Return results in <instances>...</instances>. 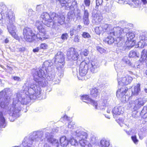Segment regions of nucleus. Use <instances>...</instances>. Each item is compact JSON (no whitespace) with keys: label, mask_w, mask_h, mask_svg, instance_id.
I'll return each instance as SVG.
<instances>
[{"label":"nucleus","mask_w":147,"mask_h":147,"mask_svg":"<svg viewBox=\"0 0 147 147\" xmlns=\"http://www.w3.org/2000/svg\"><path fill=\"white\" fill-rule=\"evenodd\" d=\"M19 50L20 51H23L24 50V48H20Z\"/></svg>","instance_id":"obj_61"},{"label":"nucleus","mask_w":147,"mask_h":147,"mask_svg":"<svg viewBox=\"0 0 147 147\" xmlns=\"http://www.w3.org/2000/svg\"><path fill=\"white\" fill-rule=\"evenodd\" d=\"M97 140L96 138L94 137H92L91 138V142L93 144H95L96 143Z\"/></svg>","instance_id":"obj_48"},{"label":"nucleus","mask_w":147,"mask_h":147,"mask_svg":"<svg viewBox=\"0 0 147 147\" xmlns=\"http://www.w3.org/2000/svg\"><path fill=\"white\" fill-rule=\"evenodd\" d=\"M70 144L72 146H76L78 144V142L77 140L73 138H71L69 140Z\"/></svg>","instance_id":"obj_36"},{"label":"nucleus","mask_w":147,"mask_h":147,"mask_svg":"<svg viewBox=\"0 0 147 147\" xmlns=\"http://www.w3.org/2000/svg\"><path fill=\"white\" fill-rule=\"evenodd\" d=\"M105 115V117H106V118L109 119H110V117L109 116H107L106 115Z\"/></svg>","instance_id":"obj_62"},{"label":"nucleus","mask_w":147,"mask_h":147,"mask_svg":"<svg viewBox=\"0 0 147 147\" xmlns=\"http://www.w3.org/2000/svg\"><path fill=\"white\" fill-rule=\"evenodd\" d=\"M97 50L101 53H105L106 52V51L105 49L100 47H97Z\"/></svg>","instance_id":"obj_45"},{"label":"nucleus","mask_w":147,"mask_h":147,"mask_svg":"<svg viewBox=\"0 0 147 147\" xmlns=\"http://www.w3.org/2000/svg\"><path fill=\"white\" fill-rule=\"evenodd\" d=\"M74 41L76 42H78L79 41V36L78 35L75 36Z\"/></svg>","instance_id":"obj_52"},{"label":"nucleus","mask_w":147,"mask_h":147,"mask_svg":"<svg viewBox=\"0 0 147 147\" xmlns=\"http://www.w3.org/2000/svg\"><path fill=\"white\" fill-rule=\"evenodd\" d=\"M85 146L84 147H92V145L89 142L88 143V144H86Z\"/></svg>","instance_id":"obj_58"},{"label":"nucleus","mask_w":147,"mask_h":147,"mask_svg":"<svg viewBox=\"0 0 147 147\" xmlns=\"http://www.w3.org/2000/svg\"><path fill=\"white\" fill-rule=\"evenodd\" d=\"M128 42V44L126 47V49H130L135 45L136 44V42L134 40H129Z\"/></svg>","instance_id":"obj_34"},{"label":"nucleus","mask_w":147,"mask_h":147,"mask_svg":"<svg viewBox=\"0 0 147 147\" xmlns=\"http://www.w3.org/2000/svg\"><path fill=\"white\" fill-rule=\"evenodd\" d=\"M82 28V26L80 25H78L77 28H76V30L78 32L79 31H80V30Z\"/></svg>","instance_id":"obj_54"},{"label":"nucleus","mask_w":147,"mask_h":147,"mask_svg":"<svg viewBox=\"0 0 147 147\" xmlns=\"http://www.w3.org/2000/svg\"><path fill=\"white\" fill-rule=\"evenodd\" d=\"M57 69L58 71L59 76L62 77L63 75L65 68L64 58L63 53L61 52H58L55 56V60Z\"/></svg>","instance_id":"obj_6"},{"label":"nucleus","mask_w":147,"mask_h":147,"mask_svg":"<svg viewBox=\"0 0 147 147\" xmlns=\"http://www.w3.org/2000/svg\"><path fill=\"white\" fill-rule=\"evenodd\" d=\"M76 29V28L75 27L70 28V34L71 36H73L74 35L78 32Z\"/></svg>","instance_id":"obj_39"},{"label":"nucleus","mask_w":147,"mask_h":147,"mask_svg":"<svg viewBox=\"0 0 147 147\" xmlns=\"http://www.w3.org/2000/svg\"><path fill=\"white\" fill-rule=\"evenodd\" d=\"M124 109L121 107H116L113 109L112 113L114 118L116 117L117 116L122 114L123 113Z\"/></svg>","instance_id":"obj_19"},{"label":"nucleus","mask_w":147,"mask_h":147,"mask_svg":"<svg viewBox=\"0 0 147 147\" xmlns=\"http://www.w3.org/2000/svg\"><path fill=\"white\" fill-rule=\"evenodd\" d=\"M68 37V34L67 33H65L62 34L61 36V39H62L59 42L60 43H62L65 40H66Z\"/></svg>","instance_id":"obj_31"},{"label":"nucleus","mask_w":147,"mask_h":147,"mask_svg":"<svg viewBox=\"0 0 147 147\" xmlns=\"http://www.w3.org/2000/svg\"><path fill=\"white\" fill-rule=\"evenodd\" d=\"M90 94L92 97H96L98 96L100 93L98 89L95 87H93L90 89Z\"/></svg>","instance_id":"obj_21"},{"label":"nucleus","mask_w":147,"mask_h":147,"mask_svg":"<svg viewBox=\"0 0 147 147\" xmlns=\"http://www.w3.org/2000/svg\"><path fill=\"white\" fill-rule=\"evenodd\" d=\"M67 58L69 60L76 61V63L79 65L82 61V58L81 55H79L78 52L73 48H69L67 53Z\"/></svg>","instance_id":"obj_9"},{"label":"nucleus","mask_w":147,"mask_h":147,"mask_svg":"<svg viewBox=\"0 0 147 147\" xmlns=\"http://www.w3.org/2000/svg\"><path fill=\"white\" fill-rule=\"evenodd\" d=\"M73 0H61L59 2L62 6H65V9L73 10L74 9L73 5L71 4V2Z\"/></svg>","instance_id":"obj_18"},{"label":"nucleus","mask_w":147,"mask_h":147,"mask_svg":"<svg viewBox=\"0 0 147 147\" xmlns=\"http://www.w3.org/2000/svg\"><path fill=\"white\" fill-rule=\"evenodd\" d=\"M102 28V30L103 32L107 31L110 33L111 30L113 28V27L111 25H109L107 24H103L101 26Z\"/></svg>","instance_id":"obj_25"},{"label":"nucleus","mask_w":147,"mask_h":147,"mask_svg":"<svg viewBox=\"0 0 147 147\" xmlns=\"http://www.w3.org/2000/svg\"><path fill=\"white\" fill-rule=\"evenodd\" d=\"M74 136H76L77 140H78L80 144L82 147H84L89 142L86 139L87 138V135L86 133L81 130H76L73 133Z\"/></svg>","instance_id":"obj_8"},{"label":"nucleus","mask_w":147,"mask_h":147,"mask_svg":"<svg viewBox=\"0 0 147 147\" xmlns=\"http://www.w3.org/2000/svg\"><path fill=\"white\" fill-rule=\"evenodd\" d=\"M48 46L47 44L45 43H42L40 44V48L42 49H46L47 48Z\"/></svg>","instance_id":"obj_44"},{"label":"nucleus","mask_w":147,"mask_h":147,"mask_svg":"<svg viewBox=\"0 0 147 147\" xmlns=\"http://www.w3.org/2000/svg\"><path fill=\"white\" fill-rule=\"evenodd\" d=\"M61 39L60 38H57L56 39V41H58L59 40H60Z\"/></svg>","instance_id":"obj_64"},{"label":"nucleus","mask_w":147,"mask_h":147,"mask_svg":"<svg viewBox=\"0 0 147 147\" xmlns=\"http://www.w3.org/2000/svg\"><path fill=\"white\" fill-rule=\"evenodd\" d=\"M144 91L146 93H147V88H145Z\"/></svg>","instance_id":"obj_63"},{"label":"nucleus","mask_w":147,"mask_h":147,"mask_svg":"<svg viewBox=\"0 0 147 147\" xmlns=\"http://www.w3.org/2000/svg\"><path fill=\"white\" fill-rule=\"evenodd\" d=\"M129 56L130 57H134L135 56L139 57V54L138 53H137L136 51H131L129 53Z\"/></svg>","instance_id":"obj_33"},{"label":"nucleus","mask_w":147,"mask_h":147,"mask_svg":"<svg viewBox=\"0 0 147 147\" xmlns=\"http://www.w3.org/2000/svg\"><path fill=\"white\" fill-rule=\"evenodd\" d=\"M134 131V129H131L129 131H126V133L128 135H131L133 134Z\"/></svg>","instance_id":"obj_53"},{"label":"nucleus","mask_w":147,"mask_h":147,"mask_svg":"<svg viewBox=\"0 0 147 147\" xmlns=\"http://www.w3.org/2000/svg\"><path fill=\"white\" fill-rule=\"evenodd\" d=\"M133 3L132 4L134 5H134L135 7H137L138 5V1L137 0H132ZM144 4H146L147 3V0H141Z\"/></svg>","instance_id":"obj_37"},{"label":"nucleus","mask_w":147,"mask_h":147,"mask_svg":"<svg viewBox=\"0 0 147 147\" xmlns=\"http://www.w3.org/2000/svg\"><path fill=\"white\" fill-rule=\"evenodd\" d=\"M102 3V0H96V9L98 8V6L101 5Z\"/></svg>","instance_id":"obj_46"},{"label":"nucleus","mask_w":147,"mask_h":147,"mask_svg":"<svg viewBox=\"0 0 147 147\" xmlns=\"http://www.w3.org/2000/svg\"><path fill=\"white\" fill-rule=\"evenodd\" d=\"M12 78L14 80L17 81H21V79L18 76H12Z\"/></svg>","instance_id":"obj_47"},{"label":"nucleus","mask_w":147,"mask_h":147,"mask_svg":"<svg viewBox=\"0 0 147 147\" xmlns=\"http://www.w3.org/2000/svg\"><path fill=\"white\" fill-rule=\"evenodd\" d=\"M113 30H111L109 34L111 35H114L116 37V41L118 45L119 43H120V42L121 43L123 41V36L125 35V34L123 32L122 30H121V28L119 27H116L113 28Z\"/></svg>","instance_id":"obj_11"},{"label":"nucleus","mask_w":147,"mask_h":147,"mask_svg":"<svg viewBox=\"0 0 147 147\" xmlns=\"http://www.w3.org/2000/svg\"><path fill=\"white\" fill-rule=\"evenodd\" d=\"M140 41L138 42L139 47L141 48L144 47L147 43V33L144 32L141 34L139 37Z\"/></svg>","instance_id":"obj_16"},{"label":"nucleus","mask_w":147,"mask_h":147,"mask_svg":"<svg viewBox=\"0 0 147 147\" xmlns=\"http://www.w3.org/2000/svg\"><path fill=\"white\" fill-rule=\"evenodd\" d=\"M75 126V123L74 122L71 121L69 122L68 124V127L69 128H72V129L71 131V134L74 135L73 133L75 132L76 130H80V129L75 130L73 128Z\"/></svg>","instance_id":"obj_29"},{"label":"nucleus","mask_w":147,"mask_h":147,"mask_svg":"<svg viewBox=\"0 0 147 147\" xmlns=\"http://www.w3.org/2000/svg\"><path fill=\"white\" fill-rule=\"evenodd\" d=\"M81 99L84 102L88 104H91L95 108H97V105H98V102L94 100L89 98L88 95H84L81 97Z\"/></svg>","instance_id":"obj_17"},{"label":"nucleus","mask_w":147,"mask_h":147,"mask_svg":"<svg viewBox=\"0 0 147 147\" xmlns=\"http://www.w3.org/2000/svg\"><path fill=\"white\" fill-rule=\"evenodd\" d=\"M84 3L86 6H88L90 5V0H84Z\"/></svg>","instance_id":"obj_50"},{"label":"nucleus","mask_w":147,"mask_h":147,"mask_svg":"<svg viewBox=\"0 0 147 147\" xmlns=\"http://www.w3.org/2000/svg\"><path fill=\"white\" fill-rule=\"evenodd\" d=\"M43 66L45 67H49L51 66V69H53V63L51 60L46 61L43 63Z\"/></svg>","instance_id":"obj_32"},{"label":"nucleus","mask_w":147,"mask_h":147,"mask_svg":"<svg viewBox=\"0 0 147 147\" xmlns=\"http://www.w3.org/2000/svg\"><path fill=\"white\" fill-rule=\"evenodd\" d=\"M60 142L61 146L63 147L67 146L69 143L68 140L67 139L65 136H63L61 138Z\"/></svg>","instance_id":"obj_27"},{"label":"nucleus","mask_w":147,"mask_h":147,"mask_svg":"<svg viewBox=\"0 0 147 147\" xmlns=\"http://www.w3.org/2000/svg\"><path fill=\"white\" fill-rule=\"evenodd\" d=\"M46 71L41 68L34 70L33 71L35 82L30 85L26 84L23 86V92H20L16 94V98L9 107L11 92L9 88H6L0 92V127L4 128L6 125L5 115L8 113L10 116L17 118L19 116L21 110L20 103L26 105L31 100H34L40 97L41 88L38 85L40 78H45Z\"/></svg>","instance_id":"obj_1"},{"label":"nucleus","mask_w":147,"mask_h":147,"mask_svg":"<svg viewBox=\"0 0 147 147\" xmlns=\"http://www.w3.org/2000/svg\"><path fill=\"white\" fill-rule=\"evenodd\" d=\"M144 114L143 118H146L147 117V106H144L141 111V114Z\"/></svg>","instance_id":"obj_35"},{"label":"nucleus","mask_w":147,"mask_h":147,"mask_svg":"<svg viewBox=\"0 0 147 147\" xmlns=\"http://www.w3.org/2000/svg\"><path fill=\"white\" fill-rule=\"evenodd\" d=\"M43 24L42 21H40L38 20H37L35 24V26L39 32L36 35V37L37 39L41 40H43L47 38L45 36L46 30Z\"/></svg>","instance_id":"obj_7"},{"label":"nucleus","mask_w":147,"mask_h":147,"mask_svg":"<svg viewBox=\"0 0 147 147\" xmlns=\"http://www.w3.org/2000/svg\"><path fill=\"white\" fill-rule=\"evenodd\" d=\"M68 118V117L67 116H66V115H65L63 117H62L61 118V120H62V119H63L65 120H67Z\"/></svg>","instance_id":"obj_55"},{"label":"nucleus","mask_w":147,"mask_h":147,"mask_svg":"<svg viewBox=\"0 0 147 147\" xmlns=\"http://www.w3.org/2000/svg\"><path fill=\"white\" fill-rule=\"evenodd\" d=\"M45 138L48 142L57 147H58L59 142L57 140L53 138L52 135L49 132H46L44 137L42 131L34 132L29 137H26L24 138L22 144L24 147H33L32 145L33 142L42 141Z\"/></svg>","instance_id":"obj_3"},{"label":"nucleus","mask_w":147,"mask_h":147,"mask_svg":"<svg viewBox=\"0 0 147 147\" xmlns=\"http://www.w3.org/2000/svg\"><path fill=\"white\" fill-rule=\"evenodd\" d=\"M132 78L127 76L125 77L118 79V84L121 86L129 84L132 81Z\"/></svg>","instance_id":"obj_15"},{"label":"nucleus","mask_w":147,"mask_h":147,"mask_svg":"<svg viewBox=\"0 0 147 147\" xmlns=\"http://www.w3.org/2000/svg\"><path fill=\"white\" fill-rule=\"evenodd\" d=\"M123 61L126 64H130V62L129 60L128 59V57L127 56H125L123 57Z\"/></svg>","instance_id":"obj_40"},{"label":"nucleus","mask_w":147,"mask_h":147,"mask_svg":"<svg viewBox=\"0 0 147 147\" xmlns=\"http://www.w3.org/2000/svg\"><path fill=\"white\" fill-rule=\"evenodd\" d=\"M79 74L82 77L85 76L87 73L88 69V66L90 68V71L92 73L96 72V69L99 67L98 63L97 62L92 61L89 63L88 64L85 61H82L79 63Z\"/></svg>","instance_id":"obj_5"},{"label":"nucleus","mask_w":147,"mask_h":147,"mask_svg":"<svg viewBox=\"0 0 147 147\" xmlns=\"http://www.w3.org/2000/svg\"><path fill=\"white\" fill-rule=\"evenodd\" d=\"M112 35L111 36H109L107 38H106L105 39H104L103 41L105 42H107V43L109 44H111L114 43L115 42V43H117V42L116 41V42H115V41L114 40V38H113L112 37Z\"/></svg>","instance_id":"obj_28"},{"label":"nucleus","mask_w":147,"mask_h":147,"mask_svg":"<svg viewBox=\"0 0 147 147\" xmlns=\"http://www.w3.org/2000/svg\"><path fill=\"white\" fill-rule=\"evenodd\" d=\"M51 0L53 2H57V1H59V2L60 1H61V0Z\"/></svg>","instance_id":"obj_60"},{"label":"nucleus","mask_w":147,"mask_h":147,"mask_svg":"<svg viewBox=\"0 0 147 147\" xmlns=\"http://www.w3.org/2000/svg\"><path fill=\"white\" fill-rule=\"evenodd\" d=\"M127 90V87H122L117 92V97L121 98V100L122 102L125 103L128 100V96L125 95Z\"/></svg>","instance_id":"obj_14"},{"label":"nucleus","mask_w":147,"mask_h":147,"mask_svg":"<svg viewBox=\"0 0 147 147\" xmlns=\"http://www.w3.org/2000/svg\"><path fill=\"white\" fill-rule=\"evenodd\" d=\"M140 85L138 84L132 88L131 90L132 94L134 95H138L140 91Z\"/></svg>","instance_id":"obj_26"},{"label":"nucleus","mask_w":147,"mask_h":147,"mask_svg":"<svg viewBox=\"0 0 147 147\" xmlns=\"http://www.w3.org/2000/svg\"><path fill=\"white\" fill-rule=\"evenodd\" d=\"M23 34L24 39L29 42H33L35 37V34L33 32L31 28L25 27L23 30Z\"/></svg>","instance_id":"obj_13"},{"label":"nucleus","mask_w":147,"mask_h":147,"mask_svg":"<svg viewBox=\"0 0 147 147\" xmlns=\"http://www.w3.org/2000/svg\"><path fill=\"white\" fill-rule=\"evenodd\" d=\"M146 101V99L145 98H139L135 100L130 101L129 103L134 110L136 111L143 106Z\"/></svg>","instance_id":"obj_12"},{"label":"nucleus","mask_w":147,"mask_h":147,"mask_svg":"<svg viewBox=\"0 0 147 147\" xmlns=\"http://www.w3.org/2000/svg\"><path fill=\"white\" fill-rule=\"evenodd\" d=\"M39 50V48L38 47L36 48L35 49H34L33 50V51L34 53L37 52Z\"/></svg>","instance_id":"obj_56"},{"label":"nucleus","mask_w":147,"mask_h":147,"mask_svg":"<svg viewBox=\"0 0 147 147\" xmlns=\"http://www.w3.org/2000/svg\"><path fill=\"white\" fill-rule=\"evenodd\" d=\"M109 98L105 96L102 100L98 102L97 107L98 108L95 109H100L103 111H105L107 113H110L112 107L109 105Z\"/></svg>","instance_id":"obj_10"},{"label":"nucleus","mask_w":147,"mask_h":147,"mask_svg":"<svg viewBox=\"0 0 147 147\" xmlns=\"http://www.w3.org/2000/svg\"><path fill=\"white\" fill-rule=\"evenodd\" d=\"M15 17L12 11L8 9L5 4L0 3V24H5L9 33L16 40L19 39L16 33V27L13 25Z\"/></svg>","instance_id":"obj_2"},{"label":"nucleus","mask_w":147,"mask_h":147,"mask_svg":"<svg viewBox=\"0 0 147 147\" xmlns=\"http://www.w3.org/2000/svg\"><path fill=\"white\" fill-rule=\"evenodd\" d=\"M126 35L128 41L132 40L135 37L134 34L132 32H129L127 33Z\"/></svg>","instance_id":"obj_30"},{"label":"nucleus","mask_w":147,"mask_h":147,"mask_svg":"<svg viewBox=\"0 0 147 147\" xmlns=\"http://www.w3.org/2000/svg\"><path fill=\"white\" fill-rule=\"evenodd\" d=\"M116 1L117 3L120 4H126L127 3V2L125 0H116Z\"/></svg>","instance_id":"obj_49"},{"label":"nucleus","mask_w":147,"mask_h":147,"mask_svg":"<svg viewBox=\"0 0 147 147\" xmlns=\"http://www.w3.org/2000/svg\"><path fill=\"white\" fill-rule=\"evenodd\" d=\"M110 145L109 140L105 138H102L100 141V145L101 147H108Z\"/></svg>","instance_id":"obj_23"},{"label":"nucleus","mask_w":147,"mask_h":147,"mask_svg":"<svg viewBox=\"0 0 147 147\" xmlns=\"http://www.w3.org/2000/svg\"><path fill=\"white\" fill-rule=\"evenodd\" d=\"M44 146V147H50L49 145L47 144H45Z\"/></svg>","instance_id":"obj_59"},{"label":"nucleus","mask_w":147,"mask_h":147,"mask_svg":"<svg viewBox=\"0 0 147 147\" xmlns=\"http://www.w3.org/2000/svg\"><path fill=\"white\" fill-rule=\"evenodd\" d=\"M40 18L42 19L44 25L47 27L52 26L54 28L64 24L65 21L63 16H58L54 12H51L50 14L47 12H43L41 15Z\"/></svg>","instance_id":"obj_4"},{"label":"nucleus","mask_w":147,"mask_h":147,"mask_svg":"<svg viewBox=\"0 0 147 147\" xmlns=\"http://www.w3.org/2000/svg\"><path fill=\"white\" fill-rule=\"evenodd\" d=\"M4 43L5 44H7L9 42V39L8 38L5 39L4 40Z\"/></svg>","instance_id":"obj_57"},{"label":"nucleus","mask_w":147,"mask_h":147,"mask_svg":"<svg viewBox=\"0 0 147 147\" xmlns=\"http://www.w3.org/2000/svg\"><path fill=\"white\" fill-rule=\"evenodd\" d=\"M92 17L93 20L97 23L101 22L102 19V17L101 12L98 11H97L95 14H92Z\"/></svg>","instance_id":"obj_20"},{"label":"nucleus","mask_w":147,"mask_h":147,"mask_svg":"<svg viewBox=\"0 0 147 147\" xmlns=\"http://www.w3.org/2000/svg\"><path fill=\"white\" fill-rule=\"evenodd\" d=\"M7 71L10 74H12L13 73V69L11 67H7Z\"/></svg>","instance_id":"obj_51"},{"label":"nucleus","mask_w":147,"mask_h":147,"mask_svg":"<svg viewBox=\"0 0 147 147\" xmlns=\"http://www.w3.org/2000/svg\"><path fill=\"white\" fill-rule=\"evenodd\" d=\"M89 53L88 50L87 49H84L81 53L83 55L85 56H88Z\"/></svg>","instance_id":"obj_43"},{"label":"nucleus","mask_w":147,"mask_h":147,"mask_svg":"<svg viewBox=\"0 0 147 147\" xmlns=\"http://www.w3.org/2000/svg\"><path fill=\"white\" fill-rule=\"evenodd\" d=\"M131 139L135 144H137L138 143V140L137 139L136 136H132L131 137Z\"/></svg>","instance_id":"obj_42"},{"label":"nucleus","mask_w":147,"mask_h":147,"mask_svg":"<svg viewBox=\"0 0 147 147\" xmlns=\"http://www.w3.org/2000/svg\"><path fill=\"white\" fill-rule=\"evenodd\" d=\"M89 13L87 10H85L84 15L83 17V21L85 25H88L89 24V21L88 20Z\"/></svg>","instance_id":"obj_24"},{"label":"nucleus","mask_w":147,"mask_h":147,"mask_svg":"<svg viewBox=\"0 0 147 147\" xmlns=\"http://www.w3.org/2000/svg\"><path fill=\"white\" fill-rule=\"evenodd\" d=\"M94 30L96 33L98 35H99L103 31L101 26L99 27H96L95 28Z\"/></svg>","instance_id":"obj_38"},{"label":"nucleus","mask_w":147,"mask_h":147,"mask_svg":"<svg viewBox=\"0 0 147 147\" xmlns=\"http://www.w3.org/2000/svg\"><path fill=\"white\" fill-rule=\"evenodd\" d=\"M82 37L85 38H89L90 37V36L88 32H83L82 34Z\"/></svg>","instance_id":"obj_41"},{"label":"nucleus","mask_w":147,"mask_h":147,"mask_svg":"<svg viewBox=\"0 0 147 147\" xmlns=\"http://www.w3.org/2000/svg\"><path fill=\"white\" fill-rule=\"evenodd\" d=\"M52 73L50 75L49 74L48 76L47 77L48 79H49L50 81H53L54 82V84H58L60 82V80L59 79L57 80L56 78H55V76L54 71L53 69L52 70Z\"/></svg>","instance_id":"obj_22"}]
</instances>
